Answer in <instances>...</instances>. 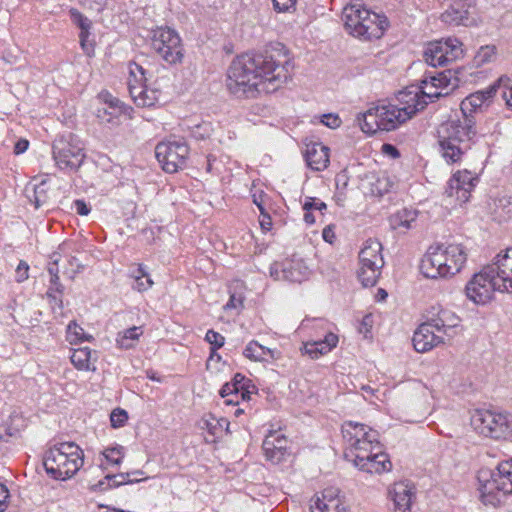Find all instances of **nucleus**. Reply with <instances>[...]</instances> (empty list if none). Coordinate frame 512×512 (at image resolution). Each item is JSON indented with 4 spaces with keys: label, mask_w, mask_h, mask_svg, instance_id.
I'll list each match as a JSON object with an SVG mask.
<instances>
[{
    "label": "nucleus",
    "mask_w": 512,
    "mask_h": 512,
    "mask_svg": "<svg viewBox=\"0 0 512 512\" xmlns=\"http://www.w3.org/2000/svg\"><path fill=\"white\" fill-rule=\"evenodd\" d=\"M263 451L267 460L274 464L285 461L289 456L288 440L278 431L270 432L263 441Z\"/></svg>",
    "instance_id": "nucleus-28"
},
{
    "label": "nucleus",
    "mask_w": 512,
    "mask_h": 512,
    "mask_svg": "<svg viewBox=\"0 0 512 512\" xmlns=\"http://www.w3.org/2000/svg\"><path fill=\"white\" fill-rule=\"evenodd\" d=\"M220 395L222 398H228L225 401L228 405L239 404V387L237 386V383H226L221 388Z\"/></svg>",
    "instance_id": "nucleus-49"
},
{
    "label": "nucleus",
    "mask_w": 512,
    "mask_h": 512,
    "mask_svg": "<svg viewBox=\"0 0 512 512\" xmlns=\"http://www.w3.org/2000/svg\"><path fill=\"white\" fill-rule=\"evenodd\" d=\"M441 20L451 26L472 27L480 23L473 7L464 1H455L449 5L441 14Z\"/></svg>",
    "instance_id": "nucleus-24"
},
{
    "label": "nucleus",
    "mask_w": 512,
    "mask_h": 512,
    "mask_svg": "<svg viewBox=\"0 0 512 512\" xmlns=\"http://www.w3.org/2000/svg\"><path fill=\"white\" fill-rule=\"evenodd\" d=\"M228 427V422L223 418H216L213 415H207L203 419V429H206L212 436H218Z\"/></svg>",
    "instance_id": "nucleus-43"
},
{
    "label": "nucleus",
    "mask_w": 512,
    "mask_h": 512,
    "mask_svg": "<svg viewBox=\"0 0 512 512\" xmlns=\"http://www.w3.org/2000/svg\"><path fill=\"white\" fill-rule=\"evenodd\" d=\"M91 336L76 322L69 323L66 332V339L70 344H78L90 340Z\"/></svg>",
    "instance_id": "nucleus-45"
},
{
    "label": "nucleus",
    "mask_w": 512,
    "mask_h": 512,
    "mask_svg": "<svg viewBox=\"0 0 512 512\" xmlns=\"http://www.w3.org/2000/svg\"><path fill=\"white\" fill-rule=\"evenodd\" d=\"M121 113V106L118 101L110 102L106 107L99 108L97 117L102 123H112Z\"/></svg>",
    "instance_id": "nucleus-44"
},
{
    "label": "nucleus",
    "mask_w": 512,
    "mask_h": 512,
    "mask_svg": "<svg viewBox=\"0 0 512 512\" xmlns=\"http://www.w3.org/2000/svg\"><path fill=\"white\" fill-rule=\"evenodd\" d=\"M500 287L489 265L474 273L464 286L465 297L474 305L486 306L496 298Z\"/></svg>",
    "instance_id": "nucleus-11"
},
{
    "label": "nucleus",
    "mask_w": 512,
    "mask_h": 512,
    "mask_svg": "<svg viewBox=\"0 0 512 512\" xmlns=\"http://www.w3.org/2000/svg\"><path fill=\"white\" fill-rule=\"evenodd\" d=\"M244 355L249 360L255 362H267L270 359L276 360L280 357L278 351L264 347L256 341H251L247 344Z\"/></svg>",
    "instance_id": "nucleus-34"
},
{
    "label": "nucleus",
    "mask_w": 512,
    "mask_h": 512,
    "mask_svg": "<svg viewBox=\"0 0 512 512\" xmlns=\"http://www.w3.org/2000/svg\"><path fill=\"white\" fill-rule=\"evenodd\" d=\"M350 462L357 469L370 474H383L392 469V464L388 455L383 452L381 444Z\"/></svg>",
    "instance_id": "nucleus-23"
},
{
    "label": "nucleus",
    "mask_w": 512,
    "mask_h": 512,
    "mask_svg": "<svg viewBox=\"0 0 512 512\" xmlns=\"http://www.w3.org/2000/svg\"><path fill=\"white\" fill-rule=\"evenodd\" d=\"M24 426V419L19 414H13L10 416V421L8 423V431L10 435H13L20 431V429Z\"/></svg>",
    "instance_id": "nucleus-55"
},
{
    "label": "nucleus",
    "mask_w": 512,
    "mask_h": 512,
    "mask_svg": "<svg viewBox=\"0 0 512 512\" xmlns=\"http://www.w3.org/2000/svg\"><path fill=\"white\" fill-rule=\"evenodd\" d=\"M397 106L405 123L422 111L430 102L421 85H410L396 95Z\"/></svg>",
    "instance_id": "nucleus-19"
},
{
    "label": "nucleus",
    "mask_w": 512,
    "mask_h": 512,
    "mask_svg": "<svg viewBox=\"0 0 512 512\" xmlns=\"http://www.w3.org/2000/svg\"><path fill=\"white\" fill-rule=\"evenodd\" d=\"M342 434L346 444L345 458L348 461L371 452L380 444L378 433L365 424L348 421L342 425Z\"/></svg>",
    "instance_id": "nucleus-10"
},
{
    "label": "nucleus",
    "mask_w": 512,
    "mask_h": 512,
    "mask_svg": "<svg viewBox=\"0 0 512 512\" xmlns=\"http://www.w3.org/2000/svg\"><path fill=\"white\" fill-rule=\"evenodd\" d=\"M135 480L130 479L129 474H118V475H107L102 480H100L97 484L93 485L94 490L104 491L107 489H111L117 487L122 484H130Z\"/></svg>",
    "instance_id": "nucleus-39"
},
{
    "label": "nucleus",
    "mask_w": 512,
    "mask_h": 512,
    "mask_svg": "<svg viewBox=\"0 0 512 512\" xmlns=\"http://www.w3.org/2000/svg\"><path fill=\"white\" fill-rule=\"evenodd\" d=\"M126 449L123 445L112 443L105 446L98 454L97 461L100 467L109 469L120 466L125 458Z\"/></svg>",
    "instance_id": "nucleus-31"
},
{
    "label": "nucleus",
    "mask_w": 512,
    "mask_h": 512,
    "mask_svg": "<svg viewBox=\"0 0 512 512\" xmlns=\"http://www.w3.org/2000/svg\"><path fill=\"white\" fill-rule=\"evenodd\" d=\"M28 198L34 203L35 208H39L41 205L45 204L49 198L47 182L43 180L40 184L34 185L32 195L29 194Z\"/></svg>",
    "instance_id": "nucleus-46"
},
{
    "label": "nucleus",
    "mask_w": 512,
    "mask_h": 512,
    "mask_svg": "<svg viewBox=\"0 0 512 512\" xmlns=\"http://www.w3.org/2000/svg\"><path fill=\"white\" fill-rule=\"evenodd\" d=\"M304 155L307 165L312 170H324L329 164V148L322 143H307Z\"/></svg>",
    "instance_id": "nucleus-29"
},
{
    "label": "nucleus",
    "mask_w": 512,
    "mask_h": 512,
    "mask_svg": "<svg viewBox=\"0 0 512 512\" xmlns=\"http://www.w3.org/2000/svg\"><path fill=\"white\" fill-rule=\"evenodd\" d=\"M53 155L56 165L66 171H77L82 165L85 154L78 145L59 141L53 147Z\"/></svg>",
    "instance_id": "nucleus-25"
},
{
    "label": "nucleus",
    "mask_w": 512,
    "mask_h": 512,
    "mask_svg": "<svg viewBox=\"0 0 512 512\" xmlns=\"http://www.w3.org/2000/svg\"><path fill=\"white\" fill-rule=\"evenodd\" d=\"M70 360L72 365L81 372L96 371L97 354L88 347L74 349Z\"/></svg>",
    "instance_id": "nucleus-33"
},
{
    "label": "nucleus",
    "mask_w": 512,
    "mask_h": 512,
    "mask_svg": "<svg viewBox=\"0 0 512 512\" xmlns=\"http://www.w3.org/2000/svg\"><path fill=\"white\" fill-rule=\"evenodd\" d=\"M10 494L7 487L0 483V512H4L9 504Z\"/></svg>",
    "instance_id": "nucleus-58"
},
{
    "label": "nucleus",
    "mask_w": 512,
    "mask_h": 512,
    "mask_svg": "<svg viewBox=\"0 0 512 512\" xmlns=\"http://www.w3.org/2000/svg\"><path fill=\"white\" fill-rule=\"evenodd\" d=\"M74 206L79 215L86 216L90 212V209L83 200H76Z\"/></svg>",
    "instance_id": "nucleus-63"
},
{
    "label": "nucleus",
    "mask_w": 512,
    "mask_h": 512,
    "mask_svg": "<svg viewBox=\"0 0 512 512\" xmlns=\"http://www.w3.org/2000/svg\"><path fill=\"white\" fill-rule=\"evenodd\" d=\"M69 15L72 22L81 29L80 38L81 43L84 46V42L90 34L91 21L76 8H71L69 10Z\"/></svg>",
    "instance_id": "nucleus-40"
},
{
    "label": "nucleus",
    "mask_w": 512,
    "mask_h": 512,
    "mask_svg": "<svg viewBox=\"0 0 512 512\" xmlns=\"http://www.w3.org/2000/svg\"><path fill=\"white\" fill-rule=\"evenodd\" d=\"M415 497V488L409 482L393 483L387 492L390 512H411Z\"/></svg>",
    "instance_id": "nucleus-22"
},
{
    "label": "nucleus",
    "mask_w": 512,
    "mask_h": 512,
    "mask_svg": "<svg viewBox=\"0 0 512 512\" xmlns=\"http://www.w3.org/2000/svg\"><path fill=\"white\" fill-rule=\"evenodd\" d=\"M80 5L94 16L103 20L105 12L111 11L113 0H79Z\"/></svg>",
    "instance_id": "nucleus-38"
},
{
    "label": "nucleus",
    "mask_w": 512,
    "mask_h": 512,
    "mask_svg": "<svg viewBox=\"0 0 512 512\" xmlns=\"http://www.w3.org/2000/svg\"><path fill=\"white\" fill-rule=\"evenodd\" d=\"M127 85L134 104L141 108L152 107L160 99L161 90L156 81L141 65L130 62L127 66Z\"/></svg>",
    "instance_id": "nucleus-9"
},
{
    "label": "nucleus",
    "mask_w": 512,
    "mask_h": 512,
    "mask_svg": "<svg viewBox=\"0 0 512 512\" xmlns=\"http://www.w3.org/2000/svg\"><path fill=\"white\" fill-rule=\"evenodd\" d=\"M478 182V175L469 170H459L449 179L446 197L450 204L462 205L469 201L471 193Z\"/></svg>",
    "instance_id": "nucleus-16"
},
{
    "label": "nucleus",
    "mask_w": 512,
    "mask_h": 512,
    "mask_svg": "<svg viewBox=\"0 0 512 512\" xmlns=\"http://www.w3.org/2000/svg\"><path fill=\"white\" fill-rule=\"evenodd\" d=\"M381 151L384 155L392 158V159H397L400 157V152L399 150L392 144H383L382 147H381Z\"/></svg>",
    "instance_id": "nucleus-59"
},
{
    "label": "nucleus",
    "mask_w": 512,
    "mask_h": 512,
    "mask_svg": "<svg viewBox=\"0 0 512 512\" xmlns=\"http://www.w3.org/2000/svg\"><path fill=\"white\" fill-rule=\"evenodd\" d=\"M466 48L456 37H447L426 45L423 58L432 67H441L462 60Z\"/></svg>",
    "instance_id": "nucleus-12"
},
{
    "label": "nucleus",
    "mask_w": 512,
    "mask_h": 512,
    "mask_svg": "<svg viewBox=\"0 0 512 512\" xmlns=\"http://www.w3.org/2000/svg\"><path fill=\"white\" fill-rule=\"evenodd\" d=\"M224 367L225 363L222 362L221 356L214 349H211L206 362V369L213 375H219L223 372Z\"/></svg>",
    "instance_id": "nucleus-50"
},
{
    "label": "nucleus",
    "mask_w": 512,
    "mask_h": 512,
    "mask_svg": "<svg viewBox=\"0 0 512 512\" xmlns=\"http://www.w3.org/2000/svg\"><path fill=\"white\" fill-rule=\"evenodd\" d=\"M29 266L25 262H20L17 269H16V277L18 282H22L26 279H28Z\"/></svg>",
    "instance_id": "nucleus-60"
},
{
    "label": "nucleus",
    "mask_w": 512,
    "mask_h": 512,
    "mask_svg": "<svg viewBox=\"0 0 512 512\" xmlns=\"http://www.w3.org/2000/svg\"><path fill=\"white\" fill-rule=\"evenodd\" d=\"M495 213L504 220L512 219V196H501L495 200Z\"/></svg>",
    "instance_id": "nucleus-47"
},
{
    "label": "nucleus",
    "mask_w": 512,
    "mask_h": 512,
    "mask_svg": "<svg viewBox=\"0 0 512 512\" xmlns=\"http://www.w3.org/2000/svg\"><path fill=\"white\" fill-rule=\"evenodd\" d=\"M129 420V414L120 407L114 408L110 413V425L113 429H120L126 426Z\"/></svg>",
    "instance_id": "nucleus-48"
},
{
    "label": "nucleus",
    "mask_w": 512,
    "mask_h": 512,
    "mask_svg": "<svg viewBox=\"0 0 512 512\" xmlns=\"http://www.w3.org/2000/svg\"><path fill=\"white\" fill-rule=\"evenodd\" d=\"M152 46L159 56L170 64L183 61L184 48L179 34L169 27H158L153 31Z\"/></svg>",
    "instance_id": "nucleus-14"
},
{
    "label": "nucleus",
    "mask_w": 512,
    "mask_h": 512,
    "mask_svg": "<svg viewBox=\"0 0 512 512\" xmlns=\"http://www.w3.org/2000/svg\"><path fill=\"white\" fill-rule=\"evenodd\" d=\"M446 341V337L436 332L426 321L417 327L412 338L414 349L419 353L428 352Z\"/></svg>",
    "instance_id": "nucleus-27"
},
{
    "label": "nucleus",
    "mask_w": 512,
    "mask_h": 512,
    "mask_svg": "<svg viewBox=\"0 0 512 512\" xmlns=\"http://www.w3.org/2000/svg\"><path fill=\"white\" fill-rule=\"evenodd\" d=\"M338 341L339 338L336 334L328 333L323 340L305 343L303 351L311 359H318L330 353L337 346Z\"/></svg>",
    "instance_id": "nucleus-32"
},
{
    "label": "nucleus",
    "mask_w": 512,
    "mask_h": 512,
    "mask_svg": "<svg viewBox=\"0 0 512 512\" xmlns=\"http://www.w3.org/2000/svg\"><path fill=\"white\" fill-rule=\"evenodd\" d=\"M496 92L501 90V96L507 108L512 110V76L502 75L495 82Z\"/></svg>",
    "instance_id": "nucleus-41"
},
{
    "label": "nucleus",
    "mask_w": 512,
    "mask_h": 512,
    "mask_svg": "<svg viewBox=\"0 0 512 512\" xmlns=\"http://www.w3.org/2000/svg\"><path fill=\"white\" fill-rule=\"evenodd\" d=\"M131 278L134 280L133 289L140 293L148 291L154 285V281L142 264H138L132 270Z\"/></svg>",
    "instance_id": "nucleus-37"
},
{
    "label": "nucleus",
    "mask_w": 512,
    "mask_h": 512,
    "mask_svg": "<svg viewBox=\"0 0 512 512\" xmlns=\"http://www.w3.org/2000/svg\"><path fill=\"white\" fill-rule=\"evenodd\" d=\"M270 276L275 281L301 285L310 280L312 270L302 259H290L282 263H274L270 267Z\"/></svg>",
    "instance_id": "nucleus-17"
},
{
    "label": "nucleus",
    "mask_w": 512,
    "mask_h": 512,
    "mask_svg": "<svg viewBox=\"0 0 512 512\" xmlns=\"http://www.w3.org/2000/svg\"><path fill=\"white\" fill-rule=\"evenodd\" d=\"M500 287V293H512V247L497 254L488 264Z\"/></svg>",
    "instance_id": "nucleus-26"
},
{
    "label": "nucleus",
    "mask_w": 512,
    "mask_h": 512,
    "mask_svg": "<svg viewBox=\"0 0 512 512\" xmlns=\"http://www.w3.org/2000/svg\"><path fill=\"white\" fill-rule=\"evenodd\" d=\"M469 425L480 437L494 441L512 440V415L487 409L470 412Z\"/></svg>",
    "instance_id": "nucleus-8"
},
{
    "label": "nucleus",
    "mask_w": 512,
    "mask_h": 512,
    "mask_svg": "<svg viewBox=\"0 0 512 512\" xmlns=\"http://www.w3.org/2000/svg\"><path fill=\"white\" fill-rule=\"evenodd\" d=\"M51 259L53 261V265L49 266L48 271L51 275V283L53 285V288L51 290H55L56 292L61 293L62 292V286L59 282V275H58V268L57 265L60 261V254L57 252H54L51 256Z\"/></svg>",
    "instance_id": "nucleus-51"
},
{
    "label": "nucleus",
    "mask_w": 512,
    "mask_h": 512,
    "mask_svg": "<svg viewBox=\"0 0 512 512\" xmlns=\"http://www.w3.org/2000/svg\"><path fill=\"white\" fill-rule=\"evenodd\" d=\"M297 0H273L274 9L277 12H290L296 6Z\"/></svg>",
    "instance_id": "nucleus-54"
},
{
    "label": "nucleus",
    "mask_w": 512,
    "mask_h": 512,
    "mask_svg": "<svg viewBox=\"0 0 512 512\" xmlns=\"http://www.w3.org/2000/svg\"><path fill=\"white\" fill-rule=\"evenodd\" d=\"M321 123L331 129H337L341 126L342 121L337 114L329 113L321 117Z\"/></svg>",
    "instance_id": "nucleus-56"
},
{
    "label": "nucleus",
    "mask_w": 512,
    "mask_h": 512,
    "mask_svg": "<svg viewBox=\"0 0 512 512\" xmlns=\"http://www.w3.org/2000/svg\"><path fill=\"white\" fill-rule=\"evenodd\" d=\"M84 464L82 449L65 442L50 448L44 457V467L48 475L55 480L65 481L72 478Z\"/></svg>",
    "instance_id": "nucleus-7"
},
{
    "label": "nucleus",
    "mask_w": 512,
    "mask_h": 512,
    "mask_svg": "<svg viewBox=\"0 0 512 512\" xmlns=\"http://www.w3.org/2000/svg\"><path fill=\"white\" fill-rule=\"evenodd\" d=\"M355 120L367 135L391 132L405 124L398 106L386 100L372 103L365 111L358 113Z\"/></svg>",
    "instance_id": "nucleus-6"
},
{
    "label": "nucleus",
    "mask_w": 512,
    "mask_h": 512,
    "mask_svg": "<svg viewBox=\"0 0 512 512\" xmlns=\"http://www.w3.org/2000/svg\"><path fill=\"white\" fill-rule=\"evenodd\" d=\"M205 339L212 345L211 349H214L215 351L218 348H221L225 343V338L214 330H208Z\"/></svg>",
    "instance_id": "nucleus-53"
},
{
    "label": "nucleus",
    "mask_w": 512,
    "mask_h": 512,
    "mask_svg": "<svg viewBox=\"0 0 512 512\" xmlns=\"http://www.w3.org/2000/svg\"><path fill=\"white\" fill-rule=\"evenodd\" d=\"M342 19L346 31L366 40L380 38L388 26L385 16L379 15L361 4H350L343 9Z\"/></svg>",
    "instance_id": "nucleus-5"
},
{
    "label": "nucleus",
    "mask_w": 512,
    "mask_h": 512,
    "mask_svg": "<svg viewBox=\"0 0 512 512\" xmlns=\"http://www.w3.org/2000/svg\"><path fill=\"white\" fill-rule=\"evenodd\" d=\"M29 148V141L27 139H19L14 145V154L20 155L26 152Z\"/></svg>",
    "instance_id": "nucleus-62"
},
{
    "label": "nucleus",
    "mask_w": 512,
    "mask_h": 512,
    "mask_svg": "<svg viewBox=\"0 0 512 512\" xmlns=\"http://www.w3.org/2000/svg\"><path fill=\"white\" fill-rule=\"evenodd\" d=\"M426 322L447 340L456 334L461 323L460 316L441 303H434L426 309Z\"/></svg>",
    "instance_id": "nucleus-15"
},
{
    "label": "nucleus",
    "mask_w": 512,
    "mask_h": 512,
    "mask_svg": "<svg viewBox=\"0 0 512 512\" xmlns=\"http://www.w3.org/2000/svg\"><path fill=\"white\" fill-rule=\"evenodd\" d=\"M479 500L490 507L501 505L512 495V458L500 461L495 469L481 468L477 473Z\"/></svg>",
    "instance_id": "nucleus-4"
},
{
    "label": "nucleus",
    "mask_w": 512,
    "mask_h": 512,
    "mask_svg": "<svg viewBox=\"0 0 512 512\" xmlns=\"http://www.w3.org/2000/svg\"><path fill=\"white\" fill-rule=\"evenodd\" d=\"M322 237H323L324 241H326L327 243L333 244L336 239L334 227L333 226L325 227L322 231Z\"/></svg>",
    "instance_id": "nucleus-61"
},
{
    "label": "nucleus",
    "mask_w": 512,
    "mask_h": 512,
    "mask_svg": "<svg viewBox=\"0 0 512 512\" xmlns=\"http://www.w3.org/2000/svg\"><path fill=\"white\" fill-rule=\"evenodd\" d=\"M382 245L377 240H368L359 253L358 279L365 287L374 286L384 265Z\"/></svg>",
    "instance_id": "nucleus-13"
},
{
    "label": "nucleus",
    "mask_w": 512,
    "mask_h": 512,
    "mask_svg": "<svg viewBox=\"0 0 512 512\" xmlns=\"http://www.w3.org/2000/svg\"><path fill=\"white\" fill-rule=\"evenodd\" d=\"M417 212L413 209L403 208L390 217V225L395 230H408L416 221Z\"/></svg>",
    "instance_id": "nucleus-35"
},
{
    "label": "nucleus",
    "mask_w": 512,
    "mask_h": 512,
    "mask_svg": "<svg viewBox=\"0 0 512 512\" xmlns=\"http://www.w3.org/2000/svg\"><path fill=\"white\" fill-rule=\"evenodd\" d=\"M189 148L184 142L168 141L156 146L155 154L163 170L174 173L181 168L188 156Z\"/></svg>",
    "instance_id": "nucleus-20"
},
{
    "label": "nucleus",
    "mask_w": 512,
    "mask_h": 512,
    "mask_svg": "<svg viewBox=\"0 0 512 512\" xmlns=\"http://www.w3.org/2000/svg\"><path fill=\"white\" fill-rule=\"evenodd\" d=\"M291 67L290 57L280 51L266 57L242 55L228 69L227 87L238 96L271 93L290 79Z\"/></svg>",
    "instance_id": "nucleus-1"
},
{
    "label": "nucleus",
    "mask_w": 512,
    "mask_h": 512,
    "mask_svg": "<svg viewBox=\"0 0 512 512\" xmlns=\"http://www.w3.org/2000/svg\"><path fill=\"white\" fill-rule=\"evenodd\" d=\"M496 95L493 83L484 90L470 94L461 102L462 116L451 118L438 129L440 151L448 163L458 162L464 153L466 143L475 135V121L467 113L488 106Z\"/></svg>",
    "instance_id": "nucleus-2"
},
{
    "label": "nucleus",
    "mask_w": 512,
    "mask_h": 512,
    "mask_svg": "<svg viewBox=\"0 0 512 512\" xmlns=\"http://www.w3.org/2000/svg\"><path fill=\"white\" fill-rule=\"evenodd\" d=\"M312 208H315V209H318V210H322V209H325L326 208V204L323 203V202H320V203H316L314 201H308L304 204V209L305 210H310Z\"/></svg>",
    "instance_id": "nucleus-64"
},
{
    "label": "nucleus",
    "mask_w": 512,
    "mask_h": 512,
    "mask_svg": "<svg viewBox=\"0 0 512 512\" xmlns=\"http://www.w3.org/2000/svg\"><path fill=\"white\" fill-rule=\"evenodd\" d=\"M142 335L143 329L141 326L130 327L117 334L116 344L120 349H132L138 344Z\"/></svg>",
    "instance_id": "nucleus-36"
},
{
    "label": "nucleus",
    "mask_w": 512,
    "mask_h": 512,
    "mask_svg": "<svg viewBox=\"0 0 512 512\" xmlns=\"http://www.w3.org/2000/svg\"><path fill=\"white\" fill-rule=\"evenodd\" d=\"M462 70H445L434 76L421 81V87L424 94L429 97L430 101L436 98L446 96L458 88L461 79L459 75Z\"/></svg>",
    "instance_id": "nucleus-18"
},
{
    "label": "nucleus",
    "mask_w": 512,
    "mask_h": 512,
    "mask_svg": "<svg viewBox=\"0 0 512 512\" xmlns=\"http://www.w3.org/2000/svg\"><path fill=\"white\" fill-rule=\"evenodd\" d=\"M258 208L260 210V219H259V224H260V227L263 231L267 232L271 229L272 227V220H271V217L264 211V208L263 206H261L260 204H258Z\"/></svg>",
    "instance_id": "nucleus-57"
},
{
    "label": "nucleus",
    "mask_w": 512,
    "mask_h": 512,
    "mask_svg": "<svg viewBox=\"0 0 512 512\" xmlns=\"http://www.w3.org/2000/svg\"><path fill=\"white\" fill-rule=\"evenodd\" d=\"M497 56V49L494 45H485L478 49L473 62L475 66L481 67L495 61Z\"/></svg>",
    "instance_id": "nucleus-42"
},
{
    "label": "nucleus",
    "mask_w": 512,
    "mask_h": 512,
    "mask_svg": "<svg viewBox=\"0 0 512 512\" xmlns=\"http://www.w3.org/2000/svg\"><path fill=\"white\" fill-rule=\"evenodd\" d=\"M309 509L310 512H350L351 506L338 488L329 487L311 498Z\"/></svg>",
    "instance_id": "nucleus-21"
},
{
    "label": "nucleus",
    "mask_w": 512,
    "mask_h": 512,
    "mask_svg": "<svg viewBox=\"0 0 512 512\" xmlns=\"http://www.w3.org/2000/svg\"><path fill=\"white\" fill-rule=\"evenodd\" d=\"M469 250L461 242L437 243L429 246L419 263L420 274L430 280H450L466 267Z\"/></svg>",
    "instance_id": "nucleus-3"
},
{
    "label": "nucleus",
    "mask_w": 512,
    "mask_h": 512,
    "mask_svg": "<svg viewBox=\"0 0 512 512\" xmlns=\"http://www.w3.org/2000/svg\"><path fill=\"white\" fill-rule=\"evenodd\" d=\"M393 181L384 171L371 172L363 180V188L371 195L380 196L393 187Z\"/></svg>",
    "instance_id": "nucleus-30"
},
{
    "label": "nucleus",
    "mask_w": 512,
    "mask_h": 512,
    "mask_svg": "<svg viewBox=\"0 0 512 512\" xmlns=\"http://www.w3.org/2000/svg\"><path fill=\"white\" fill-rule=\"evenodd\" d=\"M374 326V318L372 314L365 315L359 325L358 331L364 338H371L372 328Z\"/></svg>",
    "instance_id": "nucleus-52"
}]
</instances>
